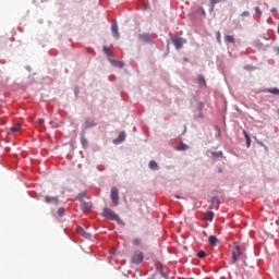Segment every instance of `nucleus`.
Returning <instances> with one entry per match:
<instances>
[{
  "label": "nucleus",
  "instance_id": "nucleus-1",
  "mask_svg": "<svg viewBox=\"0 0 279 279\" xmlns=\"http://www.w3.org/2000/svg\"><path fill=\"white\" fill-rule=\"evenodd\" d=\"M102 217H105L106 219H110L111 221H120L119 216L108 207L104 208Z\"/></svg>",
  "mask_w": 279,
  "mask_h": 279
},
{
  "label": "nucleus",
  "instance_id": "nucleus-2",
  "mask_svg": "<svg viewBox=\"0 0 279 279\" xmlns=\"http://www.w3.org/2000/svg\"><path fill=\"white\" fill-rule=\"evenodd\" d=\"M239 258H243V252L241 251V246L239 244H235L234 251L232 252V260L231 264L234 265Z\"/></svg>",
  "mask_w": 279,
  "mask_h": 279
},
{
  "label": "nucleus",
  "instance_id": "nucleus-3",
  "mask_svg": "<svg viewBox=\"0 0 279 279\" xmlns=\"http://www.w3.org/2000/svg\"><path fill=\"white\" fill-rule=\"evenodd\" d=\"M110 198L112 201L113 206H117L119 204V189L111 187Z\"/></svg>",
  "mask_w": 279,
  "mask_h": 279
},
{
  "label": "nucleus",
  "instance_id": "nucleus-4",
  "mask_svg": "<svg viewBox=\"0 0 279 279\" xmlns=\"http://www.w3.org/2000/svg\"><path fill=\"white\" fill-rule=\"evenodd\" d=\"M143 252L136 251L132 256V263H134L135 265H141V263H143Z\"/></svg>",
  "mask_w": 279,
  "mask_h": 279
},
{
  "label": "nucleus",
  "instance_id": "nucleus-5",
  "mask_svg": "<svg viewBox=\"0 0 279 279\" xmlns=\"http://www.w3.org/2000/svg\"><path fill=\"white\" fill-rule=\"evenodd\" d=\"M138 39L142 40V43H147L148 45L154 44V39H151V35L149 33L140 34Z\"/></svg>",
  "mask_w": 279,
  "mask_h": 279
},
{
  "label": "nucleus",
  "instance_id": "nucleus-6",
  "mask_svg": "<svg viewBox=\"0 0 279 279\" xmlns=\"http://www.w3.org/2000/svg\"><path fill=\"white\" fill-rule=\"evenodd\" d=\"M172 43L175 47V49H182V45H185L186 39L182 37H172Z\"/></svg>",
  "mask_w": 279,
  "mask_h": 279
},
{
  "label": "nucleus",
  "instance_id": "nucleus-7",
  "mask_svg": "<svg viewBox=\"0 0 279 279\" xmlns=\"http://www.w3.org/2000/svg\"><path fill=\"white\" fill-rule=\"evenodd\" d=\"M111 31H112V34H113V38H120L119 26L117 25V22H112Z\"/></svg>",
  "mask_w": 279,
  "mask_h": 279
},
{
  "label": "nucleus",
  "instance_id": "nucleus-8",
  "mask_svg": "<svg viewBox=\"0 0 279 279\" xmlns=\"http://www.w3.org/2000/svg\"><path fill=\"white\" fill-rule=\"evenodd\" d=\"M45 202L46 204H54L56 206H58V196H46L45 197Z\"/></svg>",
  "mask_w": 279,
  "mask_h": 279
},
{
  "label": "nucleus",
  "instance_id": "nucleus-9",
  "mask_svg": "<svg viewBox=\"0 0 279 279\" xmlns=\"http://www.w3.org/2000/svg\"><path fill=\"white\" fill-rule=\"evenodd\" d=\"M81 208H82L83 213H90V208H93V204L86 203V202H82Z\"/></svg>",
  "mask_w": 279,
  "mask_h": 279
},
{
  "label": "nucleus",
  "instance_id": "nucleus-10",
  "mask_svg": "<svg viewBox=\"0 0 279 279\" xmlns=\"http://www.w3.org/2000/svg\"><path fill=\"white\" fill-rule=\"evenodd\" d=\"M76 232L78 233V234H81V236H83L84 239H90V233H88V232H85L84 231V228H82V227H76Z\"/></svg>",
  "mask_w": 279,
  "mask_h": 279
},
{
  "label": "nucleus",
  "instance_id": "nucleus-11",
  "mask_svg": "<svg viewBox=\"0 0 279 279\" xmlns=\"http://www.w3.org/2000/svg\"><path fill=\"white\" fill-rule=\"evenodd\" d=\"M218 243H219V239H217L215 235L209 236V245L215 247V246H217Z\"/></svg>",
  "mask_w": 279,
  "mask_h": 279
},
{
  "label": "nucleus",
  "instance_id": "nucleus-12",
  "mask_svg": "<svg viewBox=\"0 0 279 279\" xmlns=\"http://www.w3.org/2000/svg\"><path fill=\"white\" fill-rule=\"evenodd\" d=\"M213 219H215V213H213V211H207V213L205 214L204 220H205V221H213Z\"/></svg>",
  "mask_w": 279,
  "mask_h": 279
},
{
  "label": "nucleus",
  "instance_id": "nucleus-13",
  "mask_svg": "<svg viewBox=\"0 0 279 279\" xmlns=\"http://www.w3.org/2000/svg\"><path fill=\"white\" fill-rule=\"evenodd\" d=\"M175 149H177L178 151H186V149H189V145H186V144H184V143H181V144H179V145L175 147Z\"/></svg>",
  "mask_w": 279,
  "mask_h": 279
},
{
  "label": "nucleus",
  "instance_id": "nucleus-14",
  "mask_svg": "<svg viewBox=\"0 0 279 279\" xmlns=\"http://www.w3.org/2000/svg\"><path fill=\"white\" fill-rule=\"evenodd\" d=\"M148 167L153 171H158V169H159L158 163L155 160L149 161Z\"/></svg>",
  "mask_w": 279,
  "mask_h": 279
},
{
  "label": "nucleus",
  "instance_id": "nucleus-15",
  "mask_svg": "<svg viewBox=\"0 0 279 279\" xmlns=\"http://www.w3.org/2000/svg\"><path fill=\"white\" fill-rule=\"evenodd\" d=\"M111 64L113 66H117L118 69H123V66H124L123 61H119V60H112Z\"/></svg>",
  "mask_w": 279,
  "mask_h": 279
},
{
  "label": "nucleus",
  "instance_id": "nucleus-16",
  "mask_svg": "<svg viewBox=\"0 0 279 279\" xmlns=\"http://www.w3.org/2000/svg\"><path fill=\"white\" fill-rule=\"evenodd\" d=\"M264 93H270L271 95H279L278 87L267 88L264 90Z\"/></svg>",
  "mask_w": 279,
  "mask_h": 279
},
{
  "label": "nucleus",
  "instance_id": "nucleus-17",
  "mask_svg": "<svg viewBox=\"0 0 279 279\" xmlns=\"http://www.w3.org/2000/svg\"><path fill=\"white\" fill-rule=\"evenodd\" d=\"M219 204H221V202L219 201V197L214 196V197L211 198V205H213V206H216V208L219 209Z\"/></svg>",
  "mask_w": 279,
  "mask_h": 279
},
{
  "label": "nucleus",
  "instance_id": "nucleus-18",
  "mask_svg": "<svg viewBox=\"0 0 279 279\" xmlns=\"http://www.w3.org/2000/svg\"><path fill=\"white\" fill-rule=\"evenodd\" d=\"M225 43H234V36L232 35H226Z\"/></svg>",
  "mask_w": 279,
  "mask_h": 279
},
{
  "label": "nucleus",
  "instance_id": "nucleus-19",
  "mask_svg": "<svg viewBox=\"0 0 279 279\" xmlns=\"http://www.w3.org/2000/svg\"><path fill=\"white\" fill-rule=\"evenodd\" d=\"M198 84H199L201 86H206V78H204L203 75H199V76H198Z\"/></svg>",
  "mask_w": 279,
  "mask_h": 279
},
{
  "label": "nucleus",
  "instance_id": "nucleus-20",
  "mask_svg": "<svg viewBox=\"0 0 279 279\" xmlns=\"http://www.w3.org/2000/svg\"><path fill=\"white\" fill-rule=\"evenodd\" d=\"M118 141L119 143H123V141H125V132H121L118 136Z\"/></svg>",
  "mask_w": 279,
  "mask_h": 279
},
{
  "label": "nucleus",
  "instance_id": "nucleus-21",
  "mask_svg": "<svg viewBox=\"0 0 279 279\" xmlns=\"http://www.w3.org/2000/svg\"><path fill=\"white\" fill-rule=\"evenodd\" d=\"M102 51L107 54V56H112V50H110V48L104 46Z\"/></svg>",
  "mask_w": 279,
  "mask_h": 279
},
{
  "label": "nucleus",
  "instance_id": "nucleus-22",
  "mask_svg": "<svg viewBox=\"0 0 279 279\" xmlns=\"http://www.w3.org/2000/svg\"><path fill=\"white\" fill-rule=\"evenodd\" d=\"M21 130V124H14L12 128H11V132H19Z\"/></svg>",
  "mask_w": 279,
  "mask_h": 279
},
{
  "label": "nucleus",
  "instance_id": "nucleus-23",
  "mask_svg": "<svg viewBox=\"0 0 279 279\" xmlns=\"http://www.w3.org/2000/svg\"><path fill=\"white\" fill-rule=\"evenodd\" d=\"M197 256H198V258H206V252L199 251V252L197 253Z\"/></svg>",
  "mask_w": 279,
  "mask_h": 279
},
{
  "label": "nucleus",
  "instance_id": "nucleus-24",
  "mask_svg": "<svg viewBox=\"0 0 279 279\" xmlns=\"http://www.w3.org/2000/svg\"><path fill=\"white\" fill-rule=\"evenodd\" d=\"M221 1H225V0H210V3L213 8H215V5H217V3H221Z\"/></svg>",
  "mask_w": 279,
  "mask_h": 279
},
{
  "label": "nucleus",
  "instance_id": "nucleus-25",
  "mask_svg": "<svg viewBox=\"0 0 279 279\" xmlns=\"http://www.w3.org/2000/svg\"><path fill=\"white\" fill-rule=\"evenodd\" d=\"M213 156H214V158H219V156H223V153L222 151H216V153H213Z\"/></svg>",
  "mask_w": 279,
  "mask_h": 279
},
{
  "label": "nucleus",
  "instance_id": "nucleus-26",
  "mask_svg": "<svg viewBox=\"0 0 279 279\" xmlns=\"http://www.w3.org/2000/svg\"><path fill=\"white\" fill-rule=\"evenodd\" d=\"M255 12L257 15L263 16V11H260V8L256 7Z\"/></svg>",
  "mask_w": 279,
  "mask_h": 279
},
{
  "label": "nucleus",
  "instance_id": "nucleus-27",
  "mask_svg": "<svg viewBox=\"0 0 279 279\" xmlns=\"http://www.w3.org/2000/svg\"><path fill=\"white\" fill-rule=\"evenodd\" d=\"M244 134H245V138H246V142H247V147H250V143H251L250 135L245 131H244Z\"/></svg>",
  "mask_w": 279,
  "mask_h": 279
},
{
  "label": "nucleus",
  "instance_id": "nucleus-28",
  "mask_svg": "<svg viewBox=\"0 0 279 279\" xmlns=\"http://www.w3.org/2000/svg\"><path fill=\"white\" fill-rule=\"evenodd\" d=\"M64 213H65L64 208H59L58 209L59 217H62V215H64Z\"/></svg>",
  "mask_w": 279,
  "mask_h": 279
},
{
  "label": "nucleus",
  "instance_id": "nucleus-29",
  "mask_svg": "<svg viewBox=\"0 0 279 279\" xmlns=\"http://www.w3.org/2000/svg\"><path fill=\"white\" fill-rule=\"evenodd\" d=\"M133 244H134V245H141V239L135 238V239L133 240Z\"/></svg>",
  "mask_w": 279,
  "mask_h": 279
},
{
  "label": "nucleus",
  "instance_id": "nucleus-30",
  "mask_svg": "<svg viewBox=\"0 0 279 279\" xmlns=\"http://www.w3.org/2000/svg\"><path fill=\"white\" fill-rule=\"evenodd\" d=\"M217 40L219 43V45H221V33L217 32Z\"/></svg>",
  "mask_w": 279,
  "mask_h": 279
},
{
  "label": "nucleus",
  "instance_id": "nucleus-31",
  "mask_svg": "<svg viewBox=\"0 0 279 279\" xmlns=\"http://www.w3.org/2000/svg\"><path fill=\"white\" fill-rule=\"evenodd\" d=\"M37 123H38L39 125H43V123H45V119H43V118L38 119Z\"/></svg>",
  "mask_w": 279,
  "mask_h": 279
},
{
  "label": "nucleus",
  "instance_id": "nucleus-32",
  "mask_svg": "<svg viewBox=\"0 0 279 279\" xmlns=\"http://www.w3.org/2000/svg\"><path fill=\"white\" fill-rule=\"evenodd\" d=\"M241 16H250L248 11H244V12L241 14Z\"/></svg>",
  "mask_w": 279,
  "mask_h": 279
},
{
  "label": "nucleus",
  "instance_id": "nucleus-33",
  "mask_svg": "<svg viewBox=\"0 0 279 279\" xmlns=\"http://www.w3.org/2000/svg\"><path fill=\"white\" fill-rule=\"evenodd\" d=\"M87 143H88V141H86V138L83 137V138H82V144H83V145H86Z\"/></svg>",
  "mask_w": 279,
  "mask_h": 279
},
{
  "label": "nucleus",
  "instance_id": "nucleus-34",
  "mask_svg": "<svg viewBox=\"0 0 279 279\" xmlns=\"http://www.w3.org/2000/svg\"><path fill=\"white\" fill-rule=\"evenodd\" d=\"M270 12L276 13V12H278V9L274 8L270 10Z\"/></svg>",
  "mask_w": 279,
  "mask_h": 279
},
{
  "label": "nucleus",
  "instance_id": "nucleus-35",
  "mask_svg": "<svg viewBox=\"0 0 279 279\" xmlns=\"http://www.w3.org/2000/svg\"><path fill=\"white\" fill-rule=\"evenodd\" d=\"M276 53L279 56V47L275 48Z\"/></svg>",
  "mask_w": 279,
  "mask_h": 279
},
{
  "label": "nucleus",
  "instance_id": "nucleus-36",
  "mask_svg": "<svg viewBox=\"0 0 279 279\" xmlns=\"http://www.w3.org/2000/svg\"><path fill=\"white\" fill-rule=\"evenodd\" d=\"M93 125H95V123L88 124L87 128H93Z\"/></svg>",
  "mask_w": 279,
  "mask_h": 279
},
{
  "label": "nucleus",
  "instance_id": "nucleus-37",
  "mask_svg": "<svg viewBox=\"0 0 279 279\" xmlns=\"http://www.w3.org/2000/svg\"><path fill=\"white\" fill-rule=\"evenodd\" d=\"M198 110H199V111L202 110V105H199Z\"/></svg>",
  "mask_w": 279,
  "mask_h": 279
},
{
  "label": "nucleus",
  "instance_id": "nucleus-38",
  "mask_svg": "<svg viewBox=\"0 0 279 279\" xmlns=\"http://www.w3.org/2000/svg\"><path fill=\"white\" fill-rule=\"evenodd\" d=\"M177 199H180V196L175 195Z\"/></svg>",
  "mask_w": 279,
  "mask_h": 279
},
{
  "label": "nucleus",
  "instance_id": "nucleus-39",
  "mask_svg": "<svg viewBox=\"0 0 279 279\" xmlns=\"http://www.w3.org/2000/svg\"><path fill=\"white\" fill-rule=\"evenodd\" d=\"M203 14H206V11L203 10Z\"/></svg>",
  "mask_w": 279,
  "mask_h": 279
}]
</instances>
